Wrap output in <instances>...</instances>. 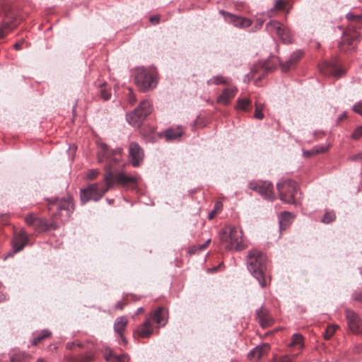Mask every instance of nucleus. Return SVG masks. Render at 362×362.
Returning a JSON list of instances; mask_svg holds the SVG:
<instances>
[{"label":"nucleus","mask_w":362,"mask_h":362,"mask_svg":"<svg viewBox=\"0 0 362 362\" xmlns=\"http://www.w3.org/2000/svg\"><path fill=\"white\" fill-rule=\"evenodd\" d=\"M121 158V148L110 151L107 144H102L100 145L98 158L99 163H105V183L91 184L86 189H81L82 203L84 204L90 200L98 201L114 185L124 187H135L137 185L138 177L136 176L129 175L124 172H116L115 165L119 163Z\"/></svg>","instance_id":"nucleus-1"},{"label":"nucleus","mask_w":362,"mask_h":362,"mask_svg":"<svg viewBox=\"0 0 362 362\" xmlns=\"http://www.w3.org/2000/svg\"><path fill=\"white\" fill-rule=\"evenodd\" d=\"M267 260L266 255L256 249L250 250L247 256V269L262 288L266 286L264 272L267 269Z\"/></svg>","instance_id":"nucleus-2"},{"label":"nucleus","mask_w":362,"mask_h":362,"mask_svg":"<svg viewBox=\"0 0 362 362\" xmlns=\"http://www.w3.org/2000/svg\"><path fill=\"white\" fill-rule=\"evenodd\" d=\"M222 243L228 250H241L244 249L242 230L233 226H226L220 233Z\"/></svg>","instance_id":"nucleus-3"},{"label":"nucleus","mask_w":362,"mask_h":362,"mask_svg":"<svg viewBox=\"0 0 362 362\" xmlns=\"http://www.w3.org/2000/svg\"><path fill=\"white\" fill-rule=\"evenodd\" d=\"M153 110L151 103L148 100H142L134 110L127 113V122L134 127H139Z\"/></svg>","instance_id":"nucleus-4"},{"label":"nucleus","mask_w":362,"mask_h":362,"mask_svg":"<svg viewBox=\"0 0 362 362\" xmlns=\"http://www.w3.org/2000/svg\"><path fill=\"white\" fill-rule=\"evenodd\" d=\"M277 189L281 201L292 204L298 202L300 192L296 182L291 180H284L277 184Z\"/></svg>","instance_id":"nucleus-5"},{"label":"nucleus","mask_w":362,"mask_h":362,"mask_svg":"<svg viewBox=\"0 0 362 362\" xmlns=\"http://www.w3.org/2000/svg\"><path fill=\"white\" fill-rule=\"evenodd\" d=\"M49 209L51 210L52 207L56 205L57 212L54 214L56 218H59L62 221H67L71 213L74 211V204L72 199L70 196L62 198L60 199H57L54 202L49 203Z\"/></svg>","instance_id":"nucleus-6"},{"label":"nucleus","mask_w":362,"mask_h":362,"mask_svg":"<svg viewBox=\"0 0 362 362\" xmlns=\"http://www.w3.org/2000/svg\"><path fill=\"white\" fill-rule=\"evenodd\" d=\"M135 83L141 91H146L156 86V76L148 70L139 69L135 75Z\"/></svg>","instance_id":"nucleus-7"},{"label":"nucleus","mask_w":362,"mask_h":362,"mask_svg":"<svg viewBox=\"0 0 362 362\" xmlns=\"http://www.w3.org/2000/svg\"><path fill=\"white\" fill-rule=\"evenodd\" d=\"M267 29L271 33H275L285 44H290L293 41V37L290 30L278 21H270L266 25Z\"/></svg>","instance_id":"nucleus-8"},{"label":"nucleus","mask_w":362,"mask_h":362,"mask_svg":"<svg viewBox=\"0 0 362 362\" xmlns=\"http://www.w3.org/2000/svg\"><path fill=\"white\" fill-rule=\"evenodd\" d=\"M142 148L136 142H131L129 146V160L134 167L139 166L144 159Z\"/></svg>","instance_id":"nucleus-9"},{"label":"nucleus","mask_w":362,"mask_h":362,"mask_svg":"<svg viewBox=\"0 0 362 362\" xmlns=\"http://www.w3.org/2000/svg\"><path fill=\"white\" fill-rule=\"evenodd\" d=\"M219 13L224 17L226 20L228 21L235 27L239 28H249L252 25V21L249 18L235 16L223 10H221Z\"/></svg>","instance_id":"nucleus-10"},{"label":"nucleus","mask_w":362,"mask_h":362,"mask_svg":"<svg viewBox=\"0 0 362 362\" xmlns=\"http://www.w3.org/2000/svg\"><path fill=\"white\" fill-rule=\"evenodd\" d=\"M346 319L349 329L354 334L361 332L362 320L358 315L352 310H346Z\"/></svg>","instance_id":"nucleus-11"},{"label":"nucleus","mask_w":362,"mask_h":362,"mask_svg":"<svg viewBox=\"0 0 362 362\" xmlns=\"http://www.w3.org/2000/svg\"><path fill=\"white\" fill-rule=\"evenodd\" d=\"M4 21L0 25L1 38L4 37L15 26L13 25L16 20L15 14L12 11H9L8 8H4Z\"/></svg>","instance_id":"nucleus-12"},{"label":"nucleus","mask_w":362,"mask_h":362,"mask_svg":"<svg viewBox=\"0 0 362 362\" xmlns=\"http://www.w3.org/2000/svg\"><path fill=\"white\" fill-rule=\"evenodd\" d=\"M249 187L251 189L257 192L267 199L272 200L274 198L273 186L270 182H251Z\"/></svg>","instance_id":"nucleus-13"},{"label":"nucleus","mask_w":362,"mask_h":362,"mask_svg":"<svg viewBox=\"0 0 362 362\" xmlns=\"http://www.w3.org/2000/svg\"><path fill=\"white\" fill-rule=\"evenodd\" d=\"M148 319L153 320L158 327H164L168 322V311L163 307H159L151 313Z\"/></svg>","instance_id":"nucleus-14"},{"label":"nucleus","mask_w":362,"mask_h":362,"mask_svg":"<svg viewBox=\"0 0 362 362\" xmlns=\"http://www.w3.org/2000/svg\"><path fill=\"white\" fill-rule=\"evenodd\" d=\"M102 352L106 362H129V360L127 354H116L108 347L105 348Z\"/></svg>","instance_id":"nucleus-15"},{"label":"nucleus","mask_w":362,"mask_h":362,"mask_svg":"<svg viewBox=\"0 0 362 362\" xmlns=\"http://www.w3.org/2000/svg\"><path fill=\"white\" fill-rule=\"evenodd\" d=\"M303 52L301 50H296L293 52L289 59L285 62H281L280 66L283 72H287L293 67L298 60L302 57Z\"/></svg>","instance_id":"nucleus-16"},{"label":"nucleus","mask_w":362,"mask_h":362,"mask_svg":"<svg viewBox=\"0 0 362 362\" xmlns=\"http://www.w3.org/2000/svg\"><path fill=\"white\" fill-rule=\"evenodd\" d=\"M238 88L236 87H230L223 90L222 93L218 97L217 103L228 105L230 100L235 97Z\"/></svg>","instance_id":"nucleus-17"},{"label":"nucleus","mask_w":362,"mask_h":362,"mask_svg":"<svg viewBox=\"0 0 362 362\" xmlns=\"http://www.w3.org/2000/svg\"><path fill=\"white\" fill-rule=\"evenodd\" d=\"M28 238L24 231L17 233L13 240V248L15 252H18L23 250L27 243Z\"/></svg>","instance_id":"nucleus-18"},{"label":"nucleus","mask_w":362,"mask_h":362,"mask_svg":"<svg viewBox=\"0 0 362 362\" xmlns=\"http://www.w3.org/2000/svg\"><path fill=\"white\" fill-rule=\"evenodd\" d=\"M153 328L150 319H146L136 329L138 335L142 338H148L153 334Z\"/></svg>","instance_id":"nucleus-19"},{"label":"nucleus","mask_w":362,"mask_h":362,"mask_svg":"<svg viewBox=\"0 0 362 362\" xmlns=\"http://www.w3.org/2000/svg\"><path fill=\"white\" fill-rule=\"evenodd\" d=\"M269 350V344L264 343L256 346L254 349H252L248 354V357L257 358V359H260L264 355L267 354Z\"/></svg>","instance_id":"nucleus-20"},{"label":"nucleus","mask_w":362,"mask_h":362,"mask_svg":"<svg viewBox=\"0 0 362 362\" xmlns=\"http://www.w3.org/2000/svg\"><path fill=\"white\" fill-rule=\"evenodd\" d=\"M256 315L262 327L268 326L270 324L272 319L269 315L267 310L264 308L261 307L257 310Z\"/></svg>","instance_id":"nucleus-21"},{"label":"nucleus","mask_w":362,"mask_h":362,"mask_svg":"<svg viewBox=\"0 0 362 362\" xmlns=\"http://www.w3.org/2000/svg\"><path fill=\"white\" fill-rule=\"evenodd\" d=\"M127 322V319L125 317L122 316L117 317L114 324V329L115 332L118 333L121 336L124 341H125V339L123 336V332L125 329Z\"/></svg>","instance_id":"nucleus-22"},{"label":"nucleus","mask_w":362,"mask_h":362,"mask_svg":"<svg viewBox=\"0 0 362 362\" xmlns=\"http://www.w3.org/2000/svg\"><path fill=\"white\" fill-rule=\"evenodd\" d=\"M33 227L38 231H45L49 228L56 229L57 226L54 223H49L46 220L37 217Z\"/></svg>","instance_id":"nucleus-23"},{"label":"nucleus","mask_w":362,"mask_h":362,"mask_svg":"<svg viewBox=\"0 0 362 362\" xmlns=\"http://www.w3.org/2000/svg\"><path fill=\"white\" fill-rule=\"evenodd\" d=\"M183 134L182 129L178 127L176 129H169L165 132V137L167 141L176 139Z\"/></svg>","instance_id":"nucleus-24"},{"label":"nucleus","mask_w":362,"mask_h":362,"mask_svg":"<svg viewBox=\"0 0 362 362\" xmlns=\"http://www.w3.org/2000/svg\"><path fill=\"white\" fill-rule=\"evenodd\" d=\"M251 100L247 98H238L235 108L243 111H247L249 106L251 105Z\"/></svg>","instance_id":"nucleus-25"},{"label":"nucleus","mask_w":362,"mask_h":362,"mask_svg":"<svg viewBox=\"0 0 362 362\" xmlns=\"http://www.w3.org/2000/svg\"><path fill=\"white\" fill-rule=\"evenodd\" d=\"M291 347L302 348L303 346V337L300 334H294L292 336L291 342L289 344Z\"/></svg>","instance_id":"nucleus-26"},{"label":"nucleus","mask_w":362,"mask_h":362,"mask_svg":"<svg viewBox=\"0 0 362 362\" xmlns=\"http://www.w3.org/2000/svg\"><path fill=\"white\" fill-rule=\"evenodd\" d=\"M358 34L356 31H355L351 35H349L346 33H344L343 40L341 43H339V47L344 43H346L348 45L351 46L353 44V42L357 39Z\"/></svg>","instance_id":"nucleus-27"},{"label":"nucleus","mask_w":362,"mask_h":362,"mask_svg":"<svg viewBox=\"0 0 362 362\" xmlns=\"http://www.w3.org/2000/svg\"><path fill=\"white\" fill-rule=\"evenodd\" d=\"M228 83L229 80L222 76H216L207 81L208 85L228 84Z\"/></svg>","instance_id":"nucleus-28"},{"label":"nucleus","mask_w":362,"mask_h":362,"mask_svg":"<svg viewBox=\"0 0 362 362\" xmlns=\"http://www.w3.org/2000/svg\"><path fill=\"white\" fill-rule=\"evenodd\" d=\"M292 218L291 213L287 211L281 212L279 221L280 228L281 229L283 227L286 228L288 225V222H289Z\"/></svg>","instance_id":"nucleus-29"},{"label":"nucleus","mask_w":362,"mask_h":362,"mask_svg":"<svg viewBox=\"0 0 362 362\" xmlns=\"http://www.w3.org/2000/svg\"><path fill=\"white\" fill-rule=\"evenodd\" d=\"M29 356L26 354L25 353H16L10 356V361L11 362H24Z\"/></svg>","instance_id":"nucleus-30"},{"label":"nucleus","mask_w":362,"mask_h":362,"mask_svg":"<svg viewBox=\"0 0 362 362\" xmlns=\"http://www.w3.org/2000/svg\"><path fill=\"white\" fill-rule=\"evenodd\" d=\"M51 335V332L47 329H44L32 341L33 345H37L43 339L49 337Z\"/></svg>","instance_id":"nucleus-31"},{"label":"nucleus","mask_w":362,"mask_h":362,"mask_svg":"<svg viewBox=\"0 0 362 362\" xmlns=\"http://www.w3.org/2000/svg\"><path fill=\"white\" fill-rule=\"evenodd\" d=\"M255 117L257 119H262L264 114L262 112L264 105L262 103H255Z\"/></svg>","instance_id":"nucleus-32"},{"label":"nucleus","mask_w":362,"mask_h":362,"mask_svg":"<svg viewBox=\"0 0 362 362\" xmlns=\"http://www.w3.org/2000/svg\"><path fill=\"white\" fill-rule=\"evenodd\" d=\"M339 327L338 325H329L327 327V329L325 331V333L324 334L325 338L326 339H329L332 337V336L335 332L336 329H338Z\"/></svg>","instance_id":"nucleus-33"},{"label":"nucleus","mask_w":362,"mask_h":362,"mask_svg":"<svg viewBox=\"0 0 362 362\" xmlns=\"http://www.w3.org/2000/svg\"><path fill=\"white\" fill-rule=\"evenodd\" d=\"M335 214L333 211L326 212L322 218V221L325 223H329L335 219Z\"/></svg>","instance_id":"nucleus-34"},{"label":"nucleus","mask_w":362,"mask_h":362,"mask_svg":"<svg viewBox=\"0 0 362 362\" xmlns=\"http://www.w3.org/2000/svg\"><path fill=\"white\" fill-rule=\"evenodd\" d=\"M327 150V147L325 146H320V147H314L310 151H306L304 153L306 156H310L311 154L314 153H323Z\"/></svg>","instance_id":"nucleus-35"},{"label":"nucleus","mask_w":362,"mask_h":362,"mask_svg":"<svg viewBox=\"0 0 362 362\" xmlns=\"http://www.w3.org/2000/svg\"><path fill=\"white\" fill-rule=\"evenodd\" d=\"M37 217L33 214H30L25 217V223L30 226H34Z\"/></svg>","instance_id":"nucleus-36"},{"label":"nucleus","mask_w":362,"mask_h":362,"mask_svg":"<svg viewBox=\"0 0 362 362\" xmlns=\"http://www.w3.org/2000/svg\"><path fill=\"white\" fill-rule=\"evenodd\" d=\"M362 136V125L356 127L353 132L351 137L354 140H358Z\"/></svg>","instance_id":"nucleus-37"},{"label":"nucleus","mask_w":362,"mask_h":362,"mask_svg":"<svg viewBox=\"0 0 362 362\" xmlns=\"http://www.w3.org/2000/svg\"><path fill=\"white\" fill-rule=\"evenodd\" d=\"M286 2L284 0H276L274 6L271 9V12L273 10L283 11L285 8Z\"/></svg>","instance_id":"nucleus-38"},{"label":"nucleus","mask_w":362,"mask_h":362,"mask_svg":"<svg viewBox=\"0 0 362 362\" xmlns=\"http://www.w3.org/2000/svg\"><path fill=\"white\" fill-rule=\"evenodd\" d=\"M100 96L101 98L104 100H108L110 99V97H111V94L108 92V90L104 88L103 86H101L100 87Z\"/></svg>","instance_id":"nucleus-39"},{"label":"nucleus","mask_w":362,"mask_h":362,"mask_svg":"<svg viewBox=\"0 0 362 362\" xmlns=\"http://www.w3.org/2000/svg\"><path fill=\"white\" fill-rule=\"evenodd\" d=\"M352 110L356 113H357V114L360 115L361 116H362V100L358 101L357 103H356L354 105Z\"/></svg>","instance_id":"nucleus-40"},{"label":"nucleus","mask_w":362,"mask_h":362,"mask_svg":"<svg viewBox=\"0 0 362 362\" xmlns=\"http://www.w3.org/2000/svg\"><path fill=\"white\" fill-rule=\"evenodd\" d=\"M346 18L349 20V21H362V15L361 16H358V15H354L351 13H349L346 14Z\"/></svg>","instance_id":"nucleus-41"},{"label":"nucleus","mask_w":362,"mask_h":362,"mask_svg":"<svg viewBox=\"0 0 362 362\" xmlns=\"http://www.w3.org/2000/svg\"><path fill=\"white\" fill-rule=\"evenodd\" d=\"M127 101L130 105H134L136 101V96L134 95L131 89L129 90Z\"/></svg>","instance_id":"nucleus-42"},{"label":"nucleus","mask_w":362,"mask_h":362,"mask_svg":"<svg viewBox=\"0 0 362 362\" xmlns=\"http://www.w3.org/2000/svg\"><path fill=\"white\" fill-rule=\"evenodd\" d=\"M98 170L97 169H92L90 170L87 174V178L90 180H93L97 177L98 175Z\"/></svg>","instance_id":"nucleus-43"},{"label":"nucleus","mask_w":362,"mask_h":362,"mask_svg":"<svg viewBox=\"0 0 362 362\" xmlns=\"http://www.w3.org/2000/svg\"><path fill=\"white\" fill-rule=\"evenodd\" d=\"M149 21L152 24L156 25L159 23L160 17L157 15L153 16L150 17Z\"/></svg>","instance_id":"nucleus-44"},{"label":"nucleus","mask_w":362,"mask_h":362,"mask_svg":"<svg viewBox=\"0 0 362 362\" xmlns=\"http://www.w3.org/2000/svg\"><path fill=\"white\" fill-rule=\"evenodd\" d=\"M354 299L362 303V292L356 293L354 295Z\"/></svg>","instance_id":"nucleus-45"},{"label":"nucleus","mask_w":362,"mask_h":362,"mask_svg":"<svg viewBox=\"0 0 362 362\" xmlns=\"http://www.w3.org/2000/svg\"><path fill=\"white\" fill-rule=\"evenodd\" d=\"M351 159L353 160H359L362 162V153L351 156Z\"/></svg>","instance_id":"nucleus-46"},{"label":"nucleus","mask_w":362,"mask_h":362,"mask_svg":"<svg viewBox=\"0 0 362 362\" xmlns=\"http://www.w3.org/2000/svg\"><path fill=\"white\" fill-rule=\"evenodd\" d=\"M276 362H291V361L287 356H285Z\"/></svg>","instance_id":"nucleus-47"},{"label":"nucleus","mask_w":362,"mask_h":362,"mask_svg":"<svg viewBox=\"0 0 362 362\" xmlns=\"http://www.w3.org/2000/svg\"><path fill=\"white\" fill-rule=\"evenodd\" d=\"M342 74H343V71L342 70H335L334 72V75L336 77L340 76L341 75H342Z\"/></svg>","instance_id":"nucleus-48"},{"label":"nucleus","mask_w":362,"mask_h":362,"mask_svg":"<svg viewBox=\"0 0 362 362\" xmlns=\"http://www.w3.org/2000/svg\"><path fill=\"white\" fill-rule=\"evenodd\" d=\"M124 306V304L122 302H117L116 304V308L119 309H122Z\"/></svg>","instance_id":"nucleus-49"},{"label":"nucleus","mask_w":362,"mask_h":362,"mask_svg":"<svg viewBox=\"0 0 362 362\" xmlns=\"http://www.w3.org/2000/svg\"><path fill=\"white\" fill-rule=\"evenodd\" d=\"M346 117V114L345 112H344L343 114H341L337 119V122H339V121H341L344 118H345Z\"/></svg>","instance_id":"nucleus-50"},{"label":"nucleus","mask_w":362,"mask_h":362,"mask_svg":"<svg viewBox=\"0 0 362 362\" xmlns=\"http://www.w3.org/2000/svg\"><path fill=\"white\" fill-rule=\"evenodd\" d=\"M215 214H216V211H215V209H214L209 214V219H212L214 218Z\"/></svg>","instance_id":"nucleus-51"},{"label":"nucleus","mask_w":362,"mask_h":362,"mask_svg":"<svg viewBox=\"0 0 362 362\" xmlns=\"http://www.w3.org/2000/svg\"><path fill=\"white\" fill-rule=\"evenodd\" d=\"M6 299V296L4 293H0V302L4 301Z\"/></svg>","instance_id":"nucleus-52"},{"label":"nucleus","mask_w":362,"mask_h":362,"mask_svg":"<svg viewBox=\"0 0 362 362\" xmlns=\"http://www.w3.org/2000/svg\"><path fill=\"white\" fill-rule=\"evenodd\" d=\"M13 47H14L16 49L18 50V49H21V44H20V43L17 42V43H16V44L13 45Z\"/></svg>","instance_id":"nucleus-53"},{"label":"nucleus","mask_w":362,"mask_h":362,"mask_svg":"<svg viewBox=\"0 0 362 362\" xmlns=\"http://www.w3.org/2000/svg\"><path fill=\"white\" fill-rule=\"evenodd\" d=\"M197 247L198 250L201 251V250H203L205 249V245L202 244V245H198Z\"/></svg>","instance_id":"nucleus-54"},{"label":"nucleus","mask_w":362,"mask_h":362,"mask_svg":"<svg viewBox=\"0 0 362 362\" xmlns=\"http://www.w3.org/2000/svg\"><path fill=\"white\" fill-rule=\"evenodd\" d=\"M144 311V309L141 307V308H139L136 310V314H139V313H141Z\"/></svg>","instance_id":"nucleus-55"},{"label":"nucleus","mask_w":362,"mask_h":362,"mask_svg":"<svg viewBox=\"0 0 362 362\" xmlns=\"http://www.w3.org/2000/svg\"><path fill=\"white\" fill-rule=\"evenodd\" d=\"M211 242V239H208L203 245H205V248L208 246L209 243Z\"/></svg>","instance_id":"nucleus-56"},{"label":"nucleus","mask_w":362,"mask_h":362,"mask_svg":"<svg viewBox=\"0 0 362 362\" xmlns=\"http://www.w3.org/2000/svg\"><path fill=\"white\" fill-rule=\"evenodd\" d=\"M211 242V239H208L203 245H205V248L208 246L209 243Z\"/></svg>","instance_id":"nucleus-57"},{"label":"nucleus","mask_w":362,"mask_h":362,"mask_svg":"<svg viewBox=\"0 0 362 362\" xmlns=\"http://www.w3.org/2000/svg\"><path fill=\"white\" fill-rule=\"evenodd\" d=\"M69 150L71 151H75L76 150V146H73L69 148Z\"/></svg>","instance_id":"nucleus-58"},{"label":"nucleus","mask_w":362,"mask_h":362,"mask_svg":"<svg viewBox=\"0 0 362 362\" xmlns=\"http://www.w3.org/2000/svg\"><path fill=\"white\" fill-rule=\"evenodd\" d=\"M220 206H221V204L217 202L216 204H215V210L216 209H219L220 208Z\"/></svg>","instance_id":"nucleus-59"},{"label":"nucleus","mask_w":362,"mask_h":362,"mask_svg":"<svg viewBox=\"0 0 362 362\" xmlns=\"http://www.w3.org/2000/svg\"><path fill=\"white\" fill-rule=\"evenodd\" d=\"M92 360V357L91 356H86V361H90Z\"/></svg>","instance_id":"nucleus-60"},{"label":"nucleus","mask_w":362,"mask_h":362,"mask_svg":"<svg viewBox=\"0 0 362 362\" xmlns=\"http://www.w3.org/2000/svg\"><path fill=\"white\" fill-rule=\"evenodd\" d=\"M36 362H47V361H46L45 360H44L42 358H39Z\"/></svg>","instance_id":"nucleus-61"},{"label":"nucleus","mask_w":362,"mask_h":362,"mask_svg":"<svg viewBox=\"0 0 362 362\" xmlns=\"http://www.w3.org/2000/svg\"><path fill=\"white\" fill-rule=\"evenodd\" d=\"M107 201L110 204L111 201L110 199H107Z\"/></svg>","instance_id":"nucleus-62"},{"label":"nucleus","mask_w":362,"mask_h":362,"mask_svg":"<svg viewBox=\"0 0 362 362\" xmlns=\"http://www.w3.org/2000/svg\"><path fill=\"white\" fill-rule=\"evenodd\" d=\"M262 21H259V23H260V26L262 25Z\"/></svg>","instance_id":"nucleus-63"},{"label":"nucleus","mask_w":362,"mask_h":362,"mask_svg":"<svg viewBox=\"0 0 362 362\" xmlns=\"http://www.w3.org/2000/svg\"><path fill=\"white\" fill-rule=\"evenodd\" d=\"M262 21H259V23H260V26L262 25Z\"/></svg>","instance_id":"nucleus-64"}]
</instances>
